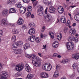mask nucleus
<instances>
[{
	"mask_svg": "<svg viewBox=\"0 0 79 79\" xmlns=\"http://www.w3.org/2000/svg\"><path fill=\"white\" fill-rule=\"evenodd\" d=\"M57 38L59 40H61V39L62 38V34L59 33V35H57Z\"/></svg>",
	"mask_w": 79,
	"mask_h": 79,
	"instance_id": "nucleus-27",
	"label": "nucleus"
},
{
	"mask_svg": "<svg viewBox=\"0 0 79 79\" xmlns=\"http://www.w3.org/2000/svg\"><path fill=\"white\" fill-rule=\"evenodd\" d=\"M28 26L29 27H34L35 26V24L33 22H30L28 24Z\"/></svg>",
	"mask_w": 79,
	"mask_h": 79,
	"instance_id": "nucleus-26",
	"label": "nucleus"
},
{
	"mask_svg": "<svg viewBox=\"0 0 79 79\" xmlns=\"http://www.w3.org/2000/svg\"><path fill=\"white\" fill-rule=\"evenodd\" d=\"M45 75V73H42L40 74V77L42 78H44V75Z\"/></svg>",
	"mask_w": 79,
	"mask_h": 79,
	"instance_id": "nucleus-43",
	"label": "nucleus"
},
{
	"mask_svg": "<svg viewBox=\"0 0 79 79\" xmlns=\"http://www.w3.org/2000/svg\"><path fill=\"white\" fill-rule=\"evenodd\" d=\"M44 76V78H47L48 76V75L46 73H45Z\"/></svg>",
	"mask_w": 79,
	"mask_h": 79,
	"instance_id": "nucleus-47",
	"label": "nucleus"
},
{
	"mask_svg": "<svg viewBox=\"0 0 79 79\" xmlns=\"http://www.w3.org/2000/svg\"><path fill=\"white\" fill-rule=\"evenodd\" d=\"M18 44L17 42H15L13 44L12 47L13 50H15L14 48H17V47L18 46Z\"/></svg>",
	"mask_w": 79,
	"mask_h": 79,
	"instance_id": "nucleus-23",
	"label": "nucleus"
},
{
	"mask_svg": "<svg viewBox=\"0 0 79 79\" xmlns=\"http://www.w3.org/2000/svg\"><path fill=\"white\" fill-rule=\"evenodd\" d=\"M43 69L47 71H49L51 70L52 67V65L49 63L44 64L42 66Z\"/></svg>",
	"mask_w": 79,
	"mask_h": 79,
	"instance_id": "nucleus-3",
	"label": "nucleus"
},
{
	"mask_svg": "<svg viewBox=\"0 0 79 79\" xmlns=\"http://www.w3.org/2000/svg\"><path fill=\"white\" fill-rule=\"evenodd\" d=\"M55 10H56V8L54 6H51L48 10V11L51 13H54L55 12Z\"/></svg>",
	"mask_w": 79,
	"mask_h": 79,
	"instance_id": "nucleus-10",
	"label": "nucleus"
},
{
	"mask_svg": "<svg viewBox=\"0 0 79 79\" xmlns=\"http://www.w3.org/2000/svg\"><path fill=\"white\" fill-rule=\"evenodd\" d=\"M70 34L71 35H73L76 33V30L74 28H73L72 29L70 30L69 31Z\"/></svg>",
	"mask_w": 79,
	"mask_h": 79,
	"instance_id": "nucleus-21",
	"label": "nucleus"
},
{
	"mask_svg": "<svg viewBox=\"0 0 79 79\" xmlns=\"http://www.w3.org/2000/svg\"><path fill=\"white\" fill-rule=\"evenodd\" d=\"M16 40V36L15 35L12 36V38L11 39V40L12 42H15Z\"/></svg>",
	"mask_w": 79,
	"mask_h": 79,
	"instance_id": "nucleus-37",
	"label": "nucleus"
},
{
	"mask_svg": "<svg viewBox=\"0 0 79 79\" xmlns=\"http://www.w3.org/2000/svg\"><path fill=\"white\" fill-rule=\"evenodd\" d=\"M18 32H19L18 31V30L16 29H14L12 31L13 34H18Z\"/></svg>",
	"mask_w": 79,
	"mask_h": 79,
	"instance_id": "nucleus-36",
	"label": "nucleus"
},
{
	"mask_svg": "<svg viewBox=\"0 0 79 79\" xmlns=\"http://www.w3.org/2000/svg\"><path fill=\"white\" fill-rule=\"evenodd\" d=\"M8 10H4L2 12V15H3L4 16H7L8 15Z\"/></svg>",
	"mask_w": 79,
	"mask_h": 79,
	"instance_id": "nucleus-22",
	"label": "nucleus"
},
{
	"mask_svg": "<svg viewBox=\"0 0 79 79\" xmlns=\"http://www.w3.org/2000/svg\"><path fill=\"white\" fill-rule=\"evenodd\" d=\"M47 45H45V46L44 45H43V47H44V48H43V49H45V48L47 47H46Z\"/></svg>",
	"mask_w": 79,
	"mask_h": 79,
	"instance_id": "nucleus-55",
	"label": "nucleus"
},
{
	"mask_svg": "<svg viewBox=\"0 0 79 79\" xmlns=\"http://www.w3.org/2000/svg\"><path fill=\"white\" fill-rule=\"evenodd\" d=\"M3 31L2 30H0V43L1 42L2 40L0 37H2L3 36Z\"/></svg>",
	"mask_w": 79,
	"mask_h": 79,
	"instance_id": "nucleus-32",
	"label": "nucleus"
},
{
	"mask_svg": "<svg viewBox=\"0 0 79 79\" xmlns=\"http://www.w3.org/2000/svg\"><path fill=\"white\" fill-rule=\"evenodd\" d=\"M57 10L59 13L62 14L64 11V9L62 6L59 7L58 8Z\"/></svg>",
	"mask_w": 79,
	"mask_h": 79,
	"instance_id": "nucleus-14",
	"label": "nucleus"
},
{
	"mask_svg": "<svg viewBox=\"0 0 79 79\" xmlns=\"http://www.w3.org/2000/svg\"><path fill=\"white\" fill-rule=\"evenodd\" d=\"M2 64H1V63H0V71H1L2 70Z\"/></svg>",
	"mask_w": 79,
	"mask_h": 79,
	"instance_id": "nucleus-48",
	"label": "nucleus"
},
{
	"mask_svg": "<svg viewBox=\"0 0 79 79\" xmlns=\"http://www.w3.org/2000/svg\"><path fill=\"white\" fill-rule=\"evenodd\" d=\"M17 6L18 8H20L21 7H22L21 6V3L19 2V3H17Z\"/></svg>",
	"mask_w": 79,
	"mask_h": 79,
	"instance_id": "nucleus-39",
	"label": "nucleus"
},
{
	"mask_svg": "<svg viewBox=\"0 0 79 79\" xmlns=\"http://www.w3.org/2000/svg\"><path fill=\"white\" fill-rule=\"evenodd\" d=\"M43 10L44 8H43V7L41 6L40 8L38 9L37 10L38 15L39 16H42L44 15V11H43Z\"/></svg>",
	"mask_w": 79,
	"mask_h": 79,
	"instance_id": "nucleus-7",
	"label": "nucleus"
},
{
	"mask_svg": "<svg viewBox=\"0 0 79 79\" xmlns=\"http://www.w3.org/2000/svg\"><path fill=\"white\" fill-rule=\"evenodd\" d=\"M23 28H24V29L26 28V26H25V25H23Z\"/></svg>",
	"mask_w": 79,
	"mask_h": 79,
	"instance_id": "nucleus-64",
	"label": "nucleus"
},
{
	"mask_svg": "<svg viewBox=\"0 0 79 79\" xmlns=\"http://www.w3.org/2000/svg\"><path fill=\"white\" fill-rule=\"evenodd\" d=\"M15 2V0H9L8 1V4L10 5H13L14 4Z\"/></svg>",
	"mask_w": 79,
	"mask_h": 79,
	"instance_id": "nucleus-24",
	"label": "nucleus"
},
{
	"mask_svg": "<svg viewBox=\"0 0 79 79\" xmlns=\"http://www.w3.org/2000/svg\"><path fill=\"white\" fill-rule=\"evenodd\" d=\"M17 44H18V46L19 47H21L23 45V42H20V41H19L17 42Z\"/></svg>",
	"mask_w": 79,
	"mask_h": 79,
	"instance_id": "nucleus-40",
	"label": "nucleus"
},
{
	"mask_svg": "<svg viewBox=\"0 0 79 79\" xmlns=\"http://www.w3.org/2000/svg\"><path fill=\"white\" fill-rule=\"evenodd\" d=\"M30 47V45H29V44L28 43H26L23 46V48H24V49H27L29 48Z\"/></svg>",
	"mask_w": 79,
	"mask_h": 79,
	"instance_id": "nucleus-28",
	"label": "nucleus"
},
{
	"mask_svg": "<svg viewBox=\"0 0 79 79\" xmlns=\"http://www.w3.org/2000/svg\"><path fill=\"white\" fill-rule=\"evenodd\" d=\"M68 40L69 42H72L73 40L75 42H78V39L77 37H74L73 36H69L68 38Z\"/></svg>",
	"mask_w": 79,
	"mask_h": 79,
	"instance_id": "nucleus-9",
	"label": "nucleus"
},
{
	"mask_svg": "<svg viewBox=\"0 0 79 79\" xmlns=\"http://www.w3.org/2000/svg\"><path fill=\"white\" fill-rule=\"evenodd\" d=\"M47 10H48V8L46 7L44 11V13L46 15V16L44 17V19L45 21L49 22L50 21L52 20V19H53V18H52V15H51L50 14L48 13L47 11Z\"/></svg>",
	"mask_w": 79,
	"mask_h": 79,
	"instance_id": "nucleus-2",
	"label": "nucleus"
},
{
	"mask_svg": "<svg viewBox=\"0 0 79 79\" xmlns=\"http://www.w3.org/2000/svg\"><path fill=\"white\" fill-rule=\"evenodd\" d=\"M23 23L24 20L23 19L21 18H20L17 22V24L19 25H21L23 24Z\"/></svg>",
	"mask_w": 79,
	"mask_h": 79,
	"instance_id": "nucleus-18",
	"label": "nucleus"
},
{
	"mask_svg": "<svg viewBox=\"0 0 79 79\" xmlns=\"http://www.w3.org/2000/svg\"><path fill=\"white\" fill-rule=\"evenodd\" d=\"M52 46L55 48L58 47V44H56V41H55L52 44Z\"/></svg>",
	"mask_w": 79,
	"mask_h": 79,
	"instance_id": "nucleus-34",
	"label": "nucleus"
},
{
	"mask_svg": "<svg viewBox=\"0 0 79 79\" xmlns=\"http://www.w3.org/2000/svg\"><path fill=\"white\" fill-rule=\"evenodd\" d=\"M60 22L62 23L65 24L66 22V18L64 16H62L60 19Z\"/></svg>",
	"mask_w": 79,
	"mask_h": 79,
	"instance_id": "nucleus-17",
	"label": "nucleus"
},
{
	"mask_svg": "<svg viewBox=\"0 0 79 79\" xmlns=\"http://www.w3.org/2000/svg\"><path fill=\"white\" fill-rule=\"evenodd\" d=\"M31 13L30 12H27L26 14V16H27V17H29V16H31Z\"/></svg>",
	"mask_w": 79,
	"mask_h": 79,
	"instance_id": "nucleus-44",
	"label": "nucleus"
},
{
	"mask_svg": "<svg viewBox=\"0 0 79 79\" xmlns=\"http://www.w3.org/2000/svg\"><path fill=\"white\" fill-rule=\"evenodd\" d=\"M79 14H77L75 15L74 17V18L76 21H79Z\"/></svg>",
	"mask_w": 79,
	"mask_h": 79,
	"instance_id": "nucleus-31",
	"label": "nucleus"
},
{
	"mask_svg": "<svg viewBox=\"0 0 79 79\" xmlns=\"http://www.w3.org/2000/svg\"><path fill=\"white\" fill-rule=\"evenodd\" d=\"M30 0H26V3H28L29 2Z\"/></svg>",
	"mask_w": 79,
	"mask_h": 79,
	"instance_id": "nucleus-57",
	"label": "nucleus"
},
{
	"mask_svg": "<svg viewBox=\"0 0 79 79\" xmlns=\"http://www.w3.org/2000/svg\"><path fill=\"white\" fill-rule=\"evenodd\" d=\"M25 69L26 70L27 72H29L31 71V69H30V67L29 66V65L27 64H26L25 65Z\"/></svg>",
	"mask_w": 79,
	"mask_h": 79,
	"instance_id": "nucleus-20",
	"label": "nucleus"
},
{
	"mask_svg": "<svg viewBox=\"0 0 79 79\" xmlns=\"http://www.w3.org/2000/svg\"><path fill=\"white\" fill-rule=\"evenodd\" d=\"M23 1L24 3H26V0H23Z\"/></svg>",
	"mask_w": 79,
	"mask_h": 79,
	"instance_id": "nucleus-62",
	"label": "nucleus"
},
{
	"mask_svg": "<svg viewBox=\"0 0 79 79\" xmlns=\"http://www.w3.org/2000/svg\"><path fill=\"white\" fill-rule=\"evenodd\" d=\"M68 60L67 59H66L65 60H62V63L63 64H64V63H68Z\"/></svg>",
	"mask_w": 79,
	"mask_h": 79,
	"instance_id": "nucleus-42",
	"label": "nucleus"
},
{
	"mask_svg": "<svg viewBox=\"0 0 79 79\" xmlns=\"http://www.w3.org/2000/svg\"><path fill=\"white\" fill-rule=\"evenodd\" d=\"M15 77H18V76H21V74L20 73H17L15 74Z\"/></svg>",
	"mask_w": 79,
	"mask_h": 79,
	"instance_id": "nucleus-45",
	"label": "nucleus"
},
{
	"mask_svg": "<svg viewBox=\"0 0 79 79\" xmlns=\"http://www.w3.org/2000/svg\"><path fill=\"white\" fill-rule=\"evenodd\" d=\"M38 55L39 56H40L41 57L42 56V53H38Z\"/></svg>",
	"mask_w": 79,
	"mask_h": 79,
	"instance_id": "nucleus-52",
	"label": "nucleus"
},
{
	"mask_svg": "<svg viewBox=\"0 0 79 79\" xmlns=\"http://www.w3.org/2000/svg\"><path fill=\"white\" fill-rule=\"evenodd\" d=\"M7 24V23H6V20L4 19H2L1 23V26H6Z\"/></svg>",
	"mask_w": 79,
	"mask_h": 79,
	"instance_id": "nucleus-15",
	"label": "nucleus"
},
{
	"mask_svg": "<svg viewBox=\"0 0 79 79\" xmlns=\"http://www.w3.org/2000/svg\"><path fill=\"white\" fill-rule=\"evenodd\" d=\"M56 72H55L53 75V76L54 77H57L58 76H59V73H58V71L60 70V68L61 67H60V65L59 64L58 65H56Z\"/></svg>",
	"mask_w": 79,
	"mask_h": 79,
	"instance_id": "nucleus-6",
	"label": "nucleus"
},
{
	"mask_svg": "<svg viewBox=\"0 0 79 79\" xmlns=\"http://www.w3.org/2000/svg\"><path fill=\"white\" fill-rule=\"evenodd\" d=\"M63 6L64 8H66V6H67L66 5V4L65 3H63Z\"/></svg>",
	"mask_w": 79,
	"mask_h": 79,
	"instance_id": "nucleus-54",
	"label": "nucleus"
},
{
	"mask_svg": "<svg viewBox=\"0 0 79 79\" xmlns=\"http://www.w3.org/2000/svg\"><path fill=\"white\" fill-rule=\"evenodd\" d=\"M14 53L15 54H21L23 53V50L21 49H15L14 51Z\"/></svg>",
	"mask_w": 79,
	"mask_h": 79,
	"instance_id": "nucleus-11",
	"label": "nucleus"
},
{
	"mask_svg": "<svg viewBox=\"0 0 79 79\" xmlns=\"http://www.w3.org/2000/svg\"><path fill=\"white\" fill-rule=\"evenodd\" d=\"M0 79H6L8 77V73L6 72L2 71L0 73Z\"/></svg>",
	"mask_w": 79,
	"mask_h": 79,
	"instance_id": "nucleus-4",
	"label": "nucleus"
},
{
	"mask_svg": "<svg viewBox=\"0 0 79 79\" xmlns=\"http://www.w3.org/2000/svg\"><path fill=\"white\" fill-rule=\"evenodd\" d=\"M57 58H61V56L60 55H58V54L57 55Z\"/></svg>",
	"mask_w": 79,
	"mask_h": 79,
	"instance_id": "nucleus-59",
	"label": "nucleus"
},
{
	"mask_svg": "<svg viewBox=\"0 0 79 79\" xmlns=\"http://www.w3.org/2000/svg\"><path fill=\"white\" fill-rule=\"evenodd\" d=\"M45 29V26H44L42 28V30H41L42 32H44V31Z\"/></svg>",
	"mask_w": 79,
	"mask_h": 79,
	"instance_id": "nucleus-50",
	"label": "nucleus"
},
{
	"mask_svg": "<svg viewBox=\"0 0 79 79\" xmlns=\"http://www.w3.org/2000/svg\"><path fill=\"white\" fill-rule=\"evenodd\" d=\"M77 63H74L73 65V69H77Z\"/></svg>",
	"mask_w": 79,
	"mask_h": 79,
	"instance_id": "nucleus-38",
	"label": "nucleus"
},
{
	"mask_svg": "<svg viewBox=\"0 0 79 79\" xmlns=\"http://www.w3.org/2000/svg\"><path fill=\"white\" fill-rule=\"evenodd\" d=\"M76 26V23H74L73 24V27H74V26Z\"/></svg>",
	"mask_w": 79,
	"mask_h": 79,
	"instance_id": "nucleus-56",
	"label": "nucleus"
},
{
	"mask_svg": "<svg viewBox=\"0 0 79 79\" xmlns=\"http://www.w3.org/2000/svg\"><path fill=\"white\" fill-rule=\"evenodd\" d=\"M60 22V20L59 19H57L56 21V23H59Z\"/></svg>",
	"mask_w": 79,
	"mask_h": 79,
	"instance_id": "nucleus-63",
	"label": "nucleus"
},
{
	"mask_svg": "<svg viewBox=\"0 0 79 79\" xmlns=\"http://www.w3.org/2000/svg\"><path fill=\"white\" fill-rule=\"evenodd\" d=\"M31 17L32 18H34V16L33 14H32L31 15Z\"/></svg>",
	"mask_w": 79,
	"mask_h": 79,
	"instance_id": "nucleus-58",
	"label": "nucleus"
},
{
	"mask_svg": "<svg viewBox=\"0 0 79 79\" xmlns=\"http://www.w3.org/2000/svg\"><path fill=\"white\" fill-rule=\"evenodd\" d=\"M27 58L29 59H31L32 63L36 67H40L41 65V61H42V59L38 56H36L35 54L31 55H28L27 56Z\"/></svg>",
	"mask_w": 79,
	"mask_h": 79,
	"instance_id": "nucleus-1",
	"label": "nucleus"
},
{
	"mask_svg": "<svg viewBox=\"0 0 79 79\" xmlns=\"http://www.w3.org/2000/svg\"><path fill=\"white\" fill-rule=\"evenodd\" d=\"M68 27H65L64 28V31L65 33H66V32H67V31H68Z\"/></svg>",
	"mask_w": 79,
	"mask_h": 79,
	"instance_id": "nucleus-46",
	"label": "nucleus"
},
{
	"mask_svg": "<svg viewBox=\"0 0 79 79\" xmlns=\"http://www.w3.org/2000/svg\"><path fill=\"white\" fill-rule=\"evenodd\" d=\"M72 57L73 59L77 60V59L79 58V53H77L76 54H75L74 55H73L72 56Z\"/></svg>",
	"mask_w": 79,
	"mask_h": 79,
	"instance_id": "nucleus-16",
	"label": "nucleus"
},
{
	"mask_svg": "<svg viewBox=\"0 0 79 79\" xmlns=\"http://www.w3.org/2000/svg\"><path fill=\"white\" fill-rule=\"evenodd\" d=\"M32 8L31 6H28L27 9L28 11H32Z\"/></svg>",
	"mask_w": 79,
	"mask_h": 79,
	"instance_id": "nucleus-41",
	"label": "nucleus"
},
{
	"mask_svg": "<svg viewBox=\"0 0 79 79\" xmlns=\"http://www.w3.org/2000/svg\"><path fill=\"white\" fill-rule=\"evenodd\" d=\"M40 37H38L36 38H35V41L37 43H40V41H41V39H40Z\"/></svg>",
	"mask_w": 79,
	"mask_h": 79,
	"instance_id": "nucleus-25",
	"label": "nucleus"
},
{
	"mask_svg": "<svg viewBox=\"0 0 79 79\" xmlns=\"http://www.w3.org/2000/svg\"><path fill=\"white\" fill-rule=\"evenodd\" d=\"M16 12V10L15 8H11L9 10V12L10 13H13Z\"/></svg>",
	"mask_w": 79,
	"mask_h": 79,
	"instance_id": "nucleus-29",
	"label": "nucleus"
},
{
	"mask_svg": "<svg viewBox=\"0 0 79 79\" xmlns=\"http://www.w3.org/2000/svg\"><path fill=\"white\" fill-rule=\"evenodd\" d=\"M49 34L51 36L52 39H53L54 38V34L52 32L50 31L49 32Z\"/></svg>",
	"mask_w": 79,
	"mask_h": 79,
	"instance_id": "nucleus-33",
	"label": "nucleus"
},
{
	"mask_svg": "<svg viewBox=\"0 0 79 79\" xmlns=\"http://www.w3.org/2000/svg\"><path fill=\"white\" fill-rule=\"evenodd\" d=\"M24 68V64H19L16 66V69L18 71H20L21 70H23Z\"/></svg>",
	"mask_w": 79,
	"mask_h": 79,
	"instance_id": "nucleus-8",
	"label": "nucleus"
},
{
	"mask_svg": "<svg viewBox=\"0 0 79 79\" xmlns=\"http://www.w3.org/2000/svg\"><path fill=\"white\" fill-rule=\"evenodd\" d=\"M35 29L34 28H32L30 29L28 31V33L30 35H32L35 34Z\"/></svg>",
	"mask_w": 79,
	"mask_h": 79,
	"instance_id": "nucleus-12",
	"label": "nucleus"
},
{
	"mask_svg": "<svg viewBox=\"0 0 79 79\" xmlns=\"http://www.w3.org/2000/svg\"><path fill=\"white\" fill-rule=\"evenodd\" d=\"M43 2L45 5H47L48 4V5H50V2H48V0H43Z\"/></svg>",
	"mask_w": 79,
	"mask_h": 79,
	"instance_id": "nucleus-35",
	"label": "nucleus"
},
{
	"mask_svg": "<svg viewBox=\"0 0 79 79\" xmlns=\"http://www.w3.org/2000/svg\"><path fill=\"white\" fill-rule=\"evenodd\" d=\"M26 8L23 6H22L20 8V13H25L26 11Z\"/></svg>",
	"mask_w": 79,
	"mask_h": 79,
	"instance_id": "nucleus-19",
	"label": "nucleus"
},
{
	"mask_svg": "<svg viewBox=\"0 0 79 79\" xmlns=\"http://www.w3.org/2000/svg\"><path fill=\"white\" fill-rule=\"evenodd\" d=\"M53 56H54V57H56V56H58V54L54 53L53 54Z\"/></svg>",
	"mask_w": 79,
	"mask_h": 79,
	"instance_id": "nucleus-51",
	"label": "nucleus"
},
{
	"mask_svg": "<svg viewBox=\"0 0 79 79\" xmlns=\"http://www.w3.org/2000/svg\"><path fill=\"white\" fill-rule=\"evenodd\" d=\"M44 35H43V34L41 33V35H40V37H41V38L42 39V38H43V37H44Z\"/></svg>",
	"mask_w": 79,
	"mask_h": 79,
	"instance_id": "nucleus-53",
	"label": "nucleus"
},
{
	"mask_svg": "<svg viewBox=\"0 0 79 79\" xmlns=\"http://www.w3.org/2000/svg\"><path fill=\"white\" fill-rule=\"evenodd\" d=\"M66 45L68 50H71L74 48V43L71 42H67L66 44Z\"/></svg>",
	"mask_w": 79,
	"mask_h": 79,
	"instance_id": "nucleus-5",
	"label": "nucleus"
},
{
	"mask_svg": "<svg viewBox=\"0 0 79 79\" xmlns=\"http://www.w3.org/2000/svg\"><path fill=\"white\" fill-rule=\"evenodd\" d=\"M34 76L32 74H31V73L29 74H28L27 79H31L32 77H33Z\"/></svg>",
	"mask_w": 79,
	"mask_h": 79,
	"instance_id": "nucleus-30",
	"label": "nucleus"
},
{
	"mask_svg": "<svg viewBox=\"0 0 79 79\" xmlns=\"http://www.w3.org/2000/svg\"><path fill=\"white\" fill-rule=\"evenodd\" d=\"M75 35L77 37H78V36H79V35L77 34H75Z\"/></svg>",
	"mask_w": 79,
	"mask_h": 79,
	"instance_id": "nucleus-61",
	"label": "nucleus"
},
{
	"mask_svg": "<svg viewBox=\"0 0 79 79\" xmlns=\"http://www.w3.org/2000/svg\"><path fill=\"white\" fill-rule=\"evenodd\" d=\"M67 23H68V24H69L70 23V20H68L67 21Z\"/></svg>",
	"mask_w": 79,
	"mask_h": 79,
	"instance_id": "nucleus-60",
	"label": "nucleus"
},
{
	"mask_svg": "<svg viewBox=\"0 0 79 79\" xmlns=\"http://www.w3.org/2000/svg\"><path fill=\"white\" fill-rule=\"evenodd\" d=\"M35 36L34 35H32L31 36H30L29 37L28 40L30 42H34L35 41Z\"/></svg>",
	"mask_w": 79,
	"mask_h": 79,
	"instance_id": "nucleus-13",
	"label": "nucleus"
},
{
	"mask_svg": "<svg viewBox=\"0 0 79 79\" xmlns=\"http://www.w3.org/2000/svg\"><path fill=\"white\" fill-rule=\"evenodd\" d=\"M37 1H36L35 2H33V5L34 6H36L37 5Z\"/></svg>",
	"mask_w": 79,
	"mask_h": 79,
	"instance_id": "nucleus-49",
	"label": "nucleus"
}]
</instances>
